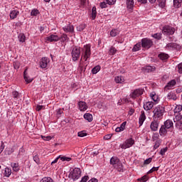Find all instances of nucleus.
<instances>
[{
    "label": "nucleus",
    "instance_id": "44",
    "mask_svg": "<svg viewBox=\"0 0 182 182\" xmlns=\"http://www.w3.org/2000/svg\"><path fill=\"white\" fill-rule=\"evenodd\" d=\"M150 97H151L152 100H154V102H158L159 98L157 97L156 99V92H153L150 94Z\"/></svg>",
    "mask_w": 182,
    "mask_h": 182
},
{
    "label": "nucleus",
    "instance_id": "45",
    "mask_svg": "<svg viewBox=\"0 0 182 182\" xmlns=\"http://www.w3.org/2000/svg\"><path fill=\"white\" fill-rule=\"evenodd\" d=\"M161 144V141L158 140L155 142V144L154 146V149L156 150V149H159L160 147V145Z\"/></svg>",
    "mask_w": 182,
    "mask_h": 182
},
{
    "label": "nucleus",
    "instance_id": "61",
    "mask_svg": "<svg viewBox=\"0 0 182 182\" xmlns=\"http://www.w3.org/2000/svg\"><path fill=\"white\" fill-rule=\"evenodd\" d=\"M59 159H60V156H58L54 161L51 162V166L53 164H56V163L59 161Z\"/></svg>",
    "mask_w": 182,
    "mask_h": 182
},
{
    "label": "nucleus",
    "instance_id": "21",
    "mask_svg": "<svg viewBox=\"0 0 182 182\" xmlns=\"http://www.w3.org/2000/svg\"><path fill=\"white\" fill-rule=\"evenodd\" d=\"M120 161L119 159H118L117 157H112L110 159V164H112L114 167H116V166L118 164V163Z\"/></svg>",
    "mask_w": 182,
    "mask_h": 182
},
{
    "label": "nucleus",
    "instance_id": "2",
    "mask_svg": "<svg viewBox=\"0 0 182 182\" xmlns=\"http://www.w3.org/2000/svg\"><path fill=\"white\" fill-rule=\"evenodd\" d=\"M164 107L161 105H158L154 109V117H157V119H161V117H163V114H164Z\"/></svg>",
    "mask_w": 182,
    "mask_h": 182
},
{
    "label": "nucleus",
    "instance_id": "20",
    "mask_svg": "<svg viewBox=\"0 0 182 182\" xmlns=\"http://www.w3.org/2000/svg\"><path fill=\"white\" fill-rule=\"evenodd\" d=\"M18 15H19V11L13 10L10 13V18L11 19H15Z\"/></svg>",
    "mask_w": 182,
    "mask_h": 182
},
{
    "label": "nucleus",
    "instance_id": "37",
    "mask_svg": "<svg viewBox=\"0 0 182 182\" xmlns=\"http://www.w3.org/2000/svg\"><path fill=\"white\" fill-rule=\"evenodd\" d=\"M58 157H60L61 161H70V160H72L70 157L62 156L60 155Z\"/></svg>",
    "mask_w": 182,
    "mask_h": 182
},
{
    "label": "nucleus",
    "instance_id": "5",
    "mask_svg": "<svg viewBox=\"0 0 182 182\" xmlns=\"http://www.w3.org/2000/svg\"><path fill=\"white\" fill-rule=\"evenodd\" d=\"M71 55L73 62L78 60L79 58H80V48L74 47L72 50Z\"/></svg>",
    "mask_w": 182,
    "mask_h": 182
},
{
    "label": "nucleus",
    "instance_id": "6",
    "mask_svg": "<svg viewBox=\"0 0 182 182\" xmlns=\"http://www.w3.org/2000/svg\"><path fill=\"white\" fill-rule=\"evenodd\" d=\"M133 144H134V141L133 140L132 138H130L129 139H127L123 144H121L119 145V147L124 149H129V147H132Z\"/></svg>",
    "mask_w": 182,
    "mask_h": 182
},
{
    "label": "nucleus",
    "instance_id": "35",
    "mask_svg": "<svg viewBox=\"0 0 182 182\" xmlns=\"http://www.w3.org/2000/svg\"><path fill=\"white\" fill-rule=\"evenodd\" d=\"M156 2H158L161 8H164V6H166V0H156Z\"/></svg>",
    "mask_w": 182,
    "mask_h": 182
},
{
    "label": "nucleus",
    "instance_id": "33",
    "mask_svg": "<svg viewBox=\"0 0 182 182\" xmlns=\"http://www.w3.org/2000/svg\"><path fill=\"white\" fill-rule=\"evenodd\" d=\"M26 39V37L25 36V34H23V33H20V34L18 35V40H19V42L23 43V42H25Z\"/></svg>",
    "mask_w": 182,
    "mask_h": 182
},
{
    "label": "nucleus",
    "instance_id": "26",
    "mask_svg": "<svg viewBox=\"0 0 182 182\" xmlns=\"http://www.w3.org/2000/svg\"><path fill=\"white\" fill-rule=\"evenodd\" d=\"M145 70L148 73H150L151 72H154L156 70V67L155 66H151V65H148L145 68Z\"/></svg>",
    "mask_w": 182,
    "mask_h": 182
},
{
    "label": "nucleus",
    "instance_id": "64",
    "mask_svg": "<svg viewBox=\"0 0 182 182\" xmlns=\"http://www.w3.org/2000/svg\"><path fill=\"white\" fill-rule=\"evenodd\" d=\"M14 68L19 69V63L18 62L14 63Z\"/></svg>",
    "mask_w": 182,
    "mask_h": 182
},
{
    "label": "nucleus",
    "instance_id": "34",
    "mask_svg": "<svg viewBox=\"0 0 182 182\" xmlns=\"http://www.w3.org/2000/svg\"><path fill=\"white\" fill-rule=\"evenodd\" d=\"M11 174H12V171H11V168H6L5 171H4V176L6 177H9V176H11Z\"/></svg>",
    "mask_w": 182,
    "mask_h": 182
},
{
    "label": "nucleus",
    "instance_id": "17",
    "mask_svg": "<svg viewBox=\"0 0 182 182\" xmlns=\"http://www.w3.org/2000/svg\"><path fill=\"white\" fill-rule=\"evenodd\" d=\"M63 29L64 32H70V33L75 32V28L73 27V26H71V25L65 26L63 28Z\"/></svg>",
    "mask_w": 182,
    "mask_h": 182
},
{
    "label": "nucleus",
    "instance_id": "8",
    "mask_svg": "<svg viewBox=\"0 0 182 182\" xmlns=\"http://www.w3.org/2000/svg\"><path fill=\"white\" fill-rule=\"evenodd\" d=\"M162 32L164 35H173L176 29L171 26H165L163 28Z\"/></svg>",
    "mask_w": 182,
    "mask_h": 182
},
{
    "label": "nucleus",
    "instance_id": "62",
    "mask_svg": "<svg viewBox=\"0 0 182 182\" xmlns=\"http://www.w3.org/2000/svg\"><path fill=\"white\" fill-rule=\"evenodd\" d=\"M43 105H37V107H36V110L37 112H41V110H42V109H43Z\"/></svg>",
    "mask_w": 182,
    "mask_h": 182
},
{
    "label": "nucleus",
    "instance_id": "15",
    "mask_svg": "<svg viewBox=\"0 0 182 182\" xmlns=\"http://www.w3.org/2000/svg\"><path fill=\"white\" fill-rule=\"evenodd\" d=\"M154 106V102H146L145 104H144V110H151Z\"/></svg>",
    "mask_w": 182,
    "mask_h": 182
},
{
    "label": "nucleus",
    "instance_id": "56",
    "mask_svg": "<svg viewBox=\"0 0 182 182\" xmlns=\"http://www.w3.org/2000/svg\"><path fill=\"white\" fill-rule=\"evenodd\" d=\"M153 37L155 39H161V34H160V33H155V34H154Z\"/></svg>",
    "mask_w": 182,
    "mask_h": 182
},
{
    "label": "nucleus",
    "instance_id": "48",
    "mask_svg": "<svg viewBox=\"0 0 182 182\" xmlns=\"http://www.w3.org/2000/svg\"><path fill=\"white\" fill-rule=\"evenodd\" d=\"M182 119V115L181 114H177L175 117V119H173L174 122H180V120H181Z\"/></svg>",
    "mask_w": 182,
    "mask_h": 182
},
{
    "label": "nucleus",
    "instance_id": "59",
    "mask_svg": "<svg viewBox=\"0 0 182 182\" xmlns=\"http://www.w3.org/2000/svg\"><path fill=\"white\" fill-rule=\"evenodd\" d=\"M151 160H153L152 158H149L146 159L144 162V164H150V162L151 161Z\"/></svg>",
    "mask_w": 182,
    "mask_h": 182
},
{
    "label": "nucleus",
    "instance_id": "19",
    "mask_svg": "<svg viewBox=\"0 0 182 182\" xmlns=\"http://www.w3.org/2000/svg\"><path fill=\"white\" fill-rule=\"evenodd\" d=\"M176 85V80H172L169 82H168L167 85L164 87L165 90H170L173 86Z\"/></svg>",
    "mask_w": 182,
    "mask_h": 182
},
{
    "label": "nucleus",
    "instance_id": "46",
    "mask_svg": "<svg viewBox=\"0 0 182 182\" xmlns=\"http://www.w3.org/2000/svg\"><path fill=\"white\" fill-rule=\"evenodd\" d=\"M147 180H149V176H147V175H144L141 178H139L138 181L146 182V181H147Z\"/></svg>",
    "mask_w": 182,
    "mask_h": 182
},
{
    "label": "nucleus",
    "instance_id": "13",
    "mask_svg": "<svg viewBox=\"0 0 182 182\" xmlns=\"http://www.w3.org/2000/svg\"><path fill=\"white\" fill-rule=\"evenodd\" d=\"M78 107L80 112H85V110H87V105H86V102L82 101L78 102Z\"/></svg>",
    "mask_w": 182,
    "mask_h": 182
},
{
    "label": "nucleus",
    "instance_id": "54",
    "mask_svg": "<svg viewBox=\"0 0 182 182\" xmlns=\"http://www.w3.org/2000/svg\"><path fill=\"white\" fill-rule=\"evenodd\" d=\"M166 151H167V147L161 149L160 151L161 156H164V154H166Z\"/></svg>",
    "mask_w": 182,
    "mask_h": 182
},
{
    "label": "nucleus",
    "instance_id": "36",
    "mask_svg": "<svg viewBox=\"0 0 182 182\" xmlns=\"http://www.w3.org/2000/svg\"><path fill=\"white\" fill-rule=\"evenodd\" d=\"M33 161H35V163H36L38 165L41 164V159H39L38 154H36L33 156Z\"/></svg>",
    "mask_w": 182,
    "mask_h": 182
},
{
    "label": "nucleus",
    "instance_id": "60",
    "mask_svg": "<svg viewBox=\"0 0 182 182\" xmlns=\"http://www.w3.org/2000/svg\"><path fill=\"white\" fill-rule=\"evenodd\" d=\"M112 139V134H107L104 136V140H110Z\"/></svg>",
    "mask_w": 182,
    "mask_h": 182
},
{
    "label": "nucleus",
    "instance_id": "23",
    "mask_svg": "<svg viewBox=\"0 0 182 182\" xmlns=\"http://www.w3.org/2000/svg\"><path fill=\"white\" fill-rule=\"evenodd\" d=\"M84 119L87 120V122H92L93 120V116L90 113H86L84 114Z\"/></svg>",
    "mask_w": 182,
    "mask_h": 182
},
{
    "label": "nucleus",
    "instance_id": "11",
    "mask_svg": "<svg viewBox=\"0 0 182 182\" xmlns=\"http://www.w3.org/2000/svg\"><path fill=\"white\" fill-rule=\"evenodd\" d=\"M159 124H160V122L156 119L151 122L150 128L152 132H157L159 130Z\"/></svg>",
    "mask_w": 182,
    "mask_h": 182
},
{
    "label": "nucleus",
    "instance_id": "25",
    "mask_svg": "<svg viewBox=\"0 0 182 182\" xmlns=\"http://www.w3.org/2000/svg\"><path fill=\"white\" fill-rule=\"evenodd\" d=\"M168 99H172V100H177V96L173 92H171L167 95Z\"/></svg>",
    "mask_w": 182,
    "mask_h": 182
},
{
    "label": "nucleus",
    "instance_id": "14",
    "mask_svg": "<svg viewBox=\"0 0 182 182\" xmlns=\"http://www.w3.org/2000/svg\"><path fill=\"white\" fill-rule=\"evenodd\" d=\"M127 6L130 12H133V8H134V0H127Z\"/></svg>",
    "mask_w": 182,
    "mask_h": 182
},
{
    "label": "nucleus",
    "instance_id": "50",
    "mask_svg": "<svg viewBox=\"0 0 182 182\" xmlns=\"http://www.w3.org/2000/svg\"><path fill=\"white\" fill-rule=\"evenodd\" d=\"M41 138L43 139V140H46V141H49V140H52V136H45L43 135H41Z\"/></svg>",
    "mask_w": 182,
    "mask_h": 182
},
{
    "label": "nucleus",
    "instance_id": "47",
    "mask_svg": "<svg viewBox=\"0 0 182 182\" xmlns=\"http://www.w3.org/2000/svg\"><path fill=\"white\" fill-rule=\"evenodd\" d=\"M117 52V50L114 47H111L109 49V55H114Z\"/></svg>",
    "mask_w": 182,
    "mask_h": 182
},
{
    "label": "nucleus",
    "instance_id": "42",
    "mask_svg": "<svg viewBox=\"0 0 182 182\" xmlns=\"http://www.w3.org/2000/svg\"><path fill=\"white\" fill-rule=\"evenodd\" d=\"M31 16H36L37 15H39V10L38 9H33L31 12Z\"/></svg>",
    "mask_w": 182,
    "mask_h": 182
},
{
    "label": "nucleus",
    "instance_id": "39",
    "mask_svg": "<svg viewBox=\"0 0 182 182\" xmlns=\"http://www.w3.org/2000/svg\"><path fill=\"white\" fill-rule=\"evenodd\" d=\"M40 182H53V179L50 177L43 178Z\"/></svg>",
    "mask_w": 182,
    "mask_h": 182
},
{
    "label": "nucleus",
    "instance_id": "55",
    "mask_svg": "<svg viewBox=\"0 0 182 182\" xmlns=\"http://www.w3.org/2000/svg\"><path fill=\"white\" fill-rule=\"evenodd\" d=\"M12 95L14 99H18V96H19V93L17 91H14Z\"/></svg>",
    "mask_w": 182,
    "mask_h": 182
},
{
    "label": "nucleus",
    "instance_id": "58",
    "mask_svg": "<svg viewBox=\"0 0 182 182\" xmlns=\"http://www.w3.org/2000/svg\"><path fill=\"white\" fill-rule=\"evenodd\" d=\"M178 70L179 73H182V63L178 65Z\"/></svg>",
    "mask_w": 182,
    "mask_h": 182
},
{
    "label": "nucleus",
    "instance_id": "57",
    "mask_svg": "<svg viewBox=\"0 0 182 182\" xmlns=\"http://www.w3.org/2000/svg\"><path fill=\"white\" fill-rule=\"evenodd\" d=\"M87 180H89V176H85L84 177L82 178L80 182H87Z\"/></svg>",
    "mask_w": 182,
    "mask_h": 182
},
{
    "label": "nucleus",
    "instance_id": "43",
    "mask_svg": "<svg viewBox=\"0 0 182 182\" xmlns=\"http://www.w3.org/2000/svg\"><path fill=\"white\" fill-rule=\"evenodd\" d=\"M78 137H85V136H87V134L85 131H81L77 133Z\"/></svg>",
    "mask_w": 182,
    "mask_h": 182
},
{
    "label": "nucleus",
    "instance_id": "22",
    "mask_svg": "<svg viewBox=\"0 0 182 182\" xmlns=\"http://www.w3.org/2000/svg\"><path fill=\"white\" fill-rule=\"evenodd\" d=\"M23 76H24V80L26 82V83H31L33 80V79L28 77V74L26 73V70H24L23 72Z\"/></svg>",
    "mask_w": 182,
    "mask_h": 182
},
{
    "label": "nucleus",
    "instance_id": "49",
    "mask_svg": "<svg viewBox=\"0 0 182 182\" xmlns=\"http://www.w3.org/2000/svg\"><path fill=\"white\" fill-rule=\"evenodd\" d=\"M100 8H102V9H103L105 8H107V2L102 1V3H100Z\"/></svg>",
    "mask_w": 182,
    "mask_h": 182
},
{
    "label": "nucleus",
    "instance_id": "32",
    "mask_svg": "<svg viewBox=\"0 0 182 182\" xmlns=\"http://www.w3.org/2000/svg\"><path fill=\"white\" fill-rule=\"evenodd\" d=\"M141 48V44H140V43H138L132 48V52H137V50H140Z\"/></svg>",
    "mask_w": 182,
    "mask_h": 182
},
{
    "label": "nucleus",
    "instance_id": "52",
    "mask_svg": "<svg viewBox=\"0 0 182 182\" xmlns=\"http://www.w3.org/2000/svg\"><path fill=\"white\" fill-rule=\"evenodd\" d=\"M68 39H69V38H68V35H66V34H63V35L61 36L62 42H65V41H68Z\"/></svg>",
    "mask_w": 182,
    "mask_h": 182
},
{
    "label": "nucleus",
    "instance_id": "18",
    "mask_svg": "<svg viewBox=\"0 0 182 182\" xmlns=\"http://www.w3.org/2000/svg\"><path fill=\"white\" fill-rule=\"evenodd\" d=\"M126 124H127V122H124L122 124H121L120 127L115 129V132L117 133H120V132H123V130H124L126 127Z\"/></svg>",
    "mask_w": 182,
    "mask_h": 182
},
{
    "label": "nucleus",
    "instance_id": "12",
    "mask_svg": "<svg viewBox=\"0 0 182 182\" xmlns=\"http://www.w3.org/2000/svg\"><path fill=\"white\" fill-rule=\"evenodd\" d=\"M48 63H49V59L46 57L42 58L40 62V68H41V69H46L48 66Z\"/></svg>",
    "mask_w": 182,
    "mask_h": 182
},
{
    "label": "nucleus",
    "instance_id": "24",
    "mask_svg": "<svg viewBox=\"0 0 182 182\" xmlns=\"http://www.w3.org/2000/svg\"><path fill=\"white\" fill-rule=\"evenodd\" d=\"M159 59H161V60H166L168 59V54H166L164 53H161L159 55Z\"/></svg>",
    "mask_w": 182,
    "mask_h": 182
},
{
    "label": "nucleus",
    "instance_id": "7",
    "mask_svg": "<svg viewBox=\"0 0 182 182\" xmlns=\"http://www.w3.org/2000/svg\"><path fill=\"white\" fill-rule=\"evenodd\" d=\"M141 46L144 49H150V47L153 46V41L149 38H143L141 40Z\"/></svg>",
    "mask_w": 182,
    "mask_h": 182
},
{
    "label": "nucleus",
    "instance_id": "30",
    "mask_svg": "<svg viewBox=\"0 0 182 182\" xmlns=\"http://www.w3.org/2000/svg\"><path fill=\"white\" fill-rule=\"evenodd\" d=\"M96 15H97V11H96V6H93L92 9V19H96Z\"/></svg>",
    "mask_w": 182,
    "mask_h": 182
},
{
    "label": "nucleus",
    "instance_id": "28",
    "mask_svg": "<svg viewBox=\"0 0 182 182\" xmlns=\"http://www.w3.org/2000/svg\"><path fill=\"white\" fill-rule=\"evenodd\" d=\"M182 0H173V6L175 8H180L181 6Z\"/></svg>",
    "mask_w": 182,
    "mask_h": 182
},
{
    "label": "nucleus",
    "instance_id": "4",
    "mask_svg": "<svg viewBox=\"0 0 182 182\" xmlns=\"http://www.w3.org/2000/svg\"><path fill=\"white\" fill-rule=\"evenodd\" d=\"M83 53L82 56L81 58L82 59H84V60L86 62L89 58H90V55H92V52L90 51V45H86L84 46V48L82 49Z\"/></svg>",
    "mask_w": 182,
    "mask_h": 182
},
{
    "label": "nucleus",
    "instance_id": "3",
    "mask_svg": "<svg viewBox=\"0 0 182 182\" xmlns=\"http://www.w3.org/2000/svg\"><path fill=\"white\" fill-rule=\"evenodd\" d=\"M82 174V171L79 168H75L73 171H70L69 174V178H72L74 181L80 178Z\"/></svg>",
    "mask_w": 182,
    "mask_h": 182
},
{
    "label": "nucleus",
    "instance_id": "27",
    "mask_svg": "<svg viewBox=\"0 0 182 182\" xmlns=\"http://www.w3.org/2000/svg\"><path fill=\"white\" fill-rule=\"evenodd\" d=\"M119 31L117 29H112L110 31V36H112V38H114L115 36H117V35H119Z\"/></svg>",
    "mask_w": 182,
    "mask_h": 182
},
{
    "label": "nucleus",
    "instance_id": "16",
    "mask_svg": "<svg viewBox=\"0 0 182 182\" xmlns=\"http://www.w3.org/2000/svg\"><path fill=\"white\" fill-rule=\"evenodd\" d=\"M144 120H146V114H144V112H141V114L139 117V127L143 126V123H144Z\"/></svg>",
    "mask_w": 182,
    "mask_h": 182
},
{
    "label": "nucleus",
    "instance_id": "38",
    "mask_svg": "<svg viewBox=\"0 0 182 182\" xmlns=\"http://www.w3.org/2000/svg\"><path fill=\"white\" fill-rule=\"evenodd\" d=\"M99 70H100V66L97 65L92 68V73H93V75H96V73H97V72H99Z\"/></svg>",
    "mask_w": 182,
    "mask_h": 182
},
{
    "label": "nucleus",
    "instance_id": "31",
    "mask_svg": "<svg viewBox=\"0 0 182 182\" xmlns=\"http://www.w3.org/2000/svg\"><path fill=\"white\" fill-rule=\"evenodd\" d=\"M116 167H117V170L118 171H119L120 173L123 172V164H122V162H119L117 165H116Z\"/></svg>",
    "mask_w": 182,
    "mask_h": 182
},
{
    "label": "nucleus",
    "instance_id": "29",
    "mask_svg": "<svg viewBox=\"0 0 182 182\" xmlns=\"http://www.w3.org/2000/svg\"><path fill=\"white\" fill-rule=\"evenodd\" d=\"M116 83H123L124 82V78L122 76H117L114 79Z\"/></svg>",
    "mask_w": 182,
    "mask_h": 182
},
{
    "label": "nucleus",
    "instance_id": "40",
    "mask_svg": "<svg viewBox=\"0 0 182 182\" xmlns=\"http://www.w3.org/2000/svg\"><path fill=\"white\" fill-rule=\"evenodd\" d=\"M85 28H86V24H80V26H77V31L82 32Z\"/></svg>",
    "mask_w": 182,
    "mask_h": 182
},
{
    "label": "nucleus",
    "instance_id": "10",
    "mask_svg": "<svg viewBox=\"0 0 182 182\" xmlns=\"http://www.w3.org/2000/svg\"><path fill=\"white\" fill-rule=\"evenodd\" d=\"M46 41H48V42H58V41H60V38L58 35L51 34L46 38Z\"/></svg>",
    "mask_w": 182,
    "mask_h": 182
},
{
    "label": "nucleus",
    "instance_id": "53",
    "mask_svg": "<svg viewBox=\"0 0 182 182\" xmlns=\"http://www.w3.org/2000/svg\"><path fill=\"white\" fill-rule=\"evenodd\" d=\"M176 127H178V129H180L181 130H182V121H178L176 122Z\"/></svg>",
    "mask_w": 182,
    "mask_h": 182
},
{
    "label": "nucleus",
    "instance_id": "51",
    "mask_svg": "<svg viewBox=\"0 0 182 182\" xmlns=\"http://www.w3.org/2000/svg\"><path fill=\"white\" fill-rule=\"evenodd\" d=\"M116 1L117 0H105L108 5H114V4H116Z\"/></svg>",
    "mask_w": 182,
    "mask_h": 182
},
{
    "label": "nucleus",
    "instance_id": "1",
    "mask_svg": "<svg viewBox=\"0 0 182 182\" xmlns=\"http://www.w3.org/2000/svg\"><path fill=\"white\" fill-rule=\"evenodd\" d=\"M172 127H173V121L171 119H167L159 129L160 136H166L167 134V130Z\"/></svg>",
    "mask_w": 182,
    "mask_h": 182
},
{
    "label": "nucleus",
    "instance_id": "63",
    "mask_svg": "<svg viewBox=\"0 0 182 182\" xmlns=\"http://www.w3.org/2000/svg\"><path fill=\"white\" fill-rule=\"evenodd\" d=\"M4 149H5V145L4 144V142H2L0 146V154L2 153V151H4Z\"/></svg>",
    "mask_w": 182,
    "mask_h": 182
},
{
    "label": "nucleus",
    "instance_id": "41",
    "mask_svg": "<svg viewBox=\"0 0 182 182\" xmlns=\"http://www.w3.org/2000/svg\"><path fill=\"white\" fill-rule=\"evenodd\" d=\"M11 166L14 171H19V164L14 163Z\"/></svg>",
    "mask_w": 182,
    "mask_h": 182
},
{
    "label": "nucleus",
    "instance_id": "9",
    "mask_svg": "<svg viewBox=\"0 0 182 182\" xmlns=\"http://www.w3.org/2000/svg\"><path fill=\"white\" fill-rule=\"evenodd\" d=\"M141 95H143V90L136 89L130 94V97H132V99H136V97H139V96H141Z\"/></svg>",
    "mask_w": 182,
    "mask_h": 182
}]
</instances>
